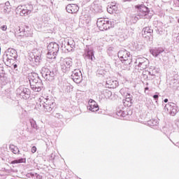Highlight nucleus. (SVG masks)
I'll return each mask as SVG.
<instances>
[{"label":"nucleus","mask_w":179,"mask_h":179,"mask_svg":"<svg viewBox=\"0 0 179 179\" xmlns=\"http://www.w3.org/2000/svg\"><path fill=\"white\" fill-rule=\"evenodd\" d=\"M108 12H110V9L108 8Z\"/></svg>","instance_id":"8fccbe9b"},{"label":"nucleus","mask_w":179,"mask_h":179,"mask_svg":"<svg viewBox=\"0 0 179 179\" xmlns=\"http://www.w3.org/2000/svg\"><path fill=\"white\" fill-rule=\"evenodd\" d=\"M110 9H111V8H109V12H110Z\"/></svg>","instance_id":"3c124183"},{"label":"nucleus","mask_w":179,"mask_h":179,"mask_svg":"<svg viewBox=\"0 0 179 179\" xmlns=\"http://www.w3.org/2000/svg\"><path fill=\"white\" fill-rule=\"evenodd\" d=\"M41 73L45 80H54L56 75H58V69H48L43 67Z\"/></svg>","instance_id":"7ed1b4c3"},{"label":"nucleus","mask_w":179,"mask_h":179,"mask_svg":"<svg viewBox=\"0 0 179 179\" xmlns=\"http://www.w3.org/2000/svg\"><path fill=\"white\" fill-rule=\"evenodd\" d=\"M146 61H149V60L145 57H138L136 61V64H138V65H139L141 64H143L146 62Z\"/></svg>","instance_id":"473e14b6"},{"label":"nucleus","mask_w":179,"mask_h":179,"mask_svg":"<svg viewBox=\"0 0 179 179\" xmlns=\"http://www.w3.org/2000/svg\"><path fill=\"white\" fill-rule=\"evenodd\" d=\"M164 103H169V99H165L164 100Z\"/></svg>","instance_id":"49530a36"},{"label":"nucleus","mask_w":179,"mask_h":179,"mask_svg":"<svg viewBox=\"0 0 179 179\" xmlns=\"http://www.w3.org/2000/svg\"><path fill=\"white\" fill-rule=\"evenodd\" d=\"M125 110L126 108L122 107V106L117 108L116 112L117 117H127V115H128V112Z\"/></svg>","instance_id":"aec40b11"},{"label":"nucleus","mask_w":179,"mask_h":179,"mask_svg":"<svg viewBox=\"0 0 179 179\" xmlns=\"http://www.w3.org/2000/svg\"><path fill=\"white\" fill-rule=\"evenodd\" d=\"M120 93L122 94V96H124V97L131 95V92H129V89L128 88H122L120 90Z\"/></svg>","instance_id":"cd10ccee"},{"label":"nucleus","mask_w":179,"mask_h":179,"mask_svg":"<svg viewBox=\"0 0 179 179\" xmlns=\"http://www.w3.org/2000/svg\"><path fill=\"white\" fill-rule=\"evenodd\" d=\"M106 86L110 89H115L118 86V81L113 79H108L106 80Z\"/></svg>","instance_id":"4be33fe9"},{"label":"nucleus","mask_w":179,"mask_h":179,"mask_svg":"<svg viewBox=\"0 0 179 179\" xmlns=\"http://www.w3.org/2000/svg\"><path fill=\"white\" fill-rule=\"evenodd\" d=\"M117 57L125 65H131L132 57H131V53L127 50H120L117 53Z\"/></svg>","instance_id":"39448f33"},{"label":"nucleus","mask_w":179,"mask_h":179,"mask_svg":"<svg viewBox=\"0 0 179 179\" xmlns=\"http://www.w3.org/2000/svg\"><path fill=\"white\" fill-rule=\"evenodd\" d=\"M10 149L14 155H19L20 153V150H19V148L16 145H10Z\"/></svg>","instance_id":"c756f323"},{"label":"nucleus","mask_w":179,"mask_h":179,"mask_svg":"<svg viewBox=\"0 0 179 179\" xmlns=\"http://www.w3.org/2000/svg\"><path fill=\"white\" fill-rule=\"evenodd\" d=\"M20 163H26V158H20L19 159H15L10 162V164H20Z\"/></svg>","instance_id":"2f4dec72"},{"label":"nucleus","mask_w":179,"mask_h":179,"mask_svg":"<svg viewBox=\"0 0 179 179\" xmlns=\"http://www.w3.org/2000/svg\"><path fill=\"white\" fill-rule=\"evenodd\" d=\"M41 87H43V82L39 81L36 84H34L31 85V89L34 90V92H41Z\"/></svg>","instance_id":"5701e85b"},{"label":"nucleus","mask_w":179,"mask_h":179,"mask_svg":"<svg viewBox=\"0 0 179 179\" xmlns=\"http://www.w3.org/2000/svg\"><path fill=\"white\" fill-rule=\"evenodd\" d=\"M31 125L32 128H37V124H36V122L34 120L31 121Z\"/></svg>","instance_id":"4c0bfd02"},{"label":"nucleus","mask_w":179,"mask_h":179,"mask_svg":"<svg viewBox=\"0 0 179 179\" xmlns=\"http://www.w3.org/2000/svg\"><path fill=\"white\" fill-rule=\"evenodd\" d=\"M36 152H37V148H36V146H33L31 148V152L32 153H36Z\"/></svg>","instance_id":"ea45409f"},{"label":"nucleus","mask_w":179,"mask_h":179,"mask_svg":"<svg viewBox=\"0 0 179 179\" xmlns=\"http://www.w3.org/2000/svg\"><path fill=\"white\" fill-rule=\"evenodd\" d=\"M55 117H57L58 118V117H59V114L57 113Z\"/></svg>","instance_id":"de8ad7c7"},{"label":"nucleus","mask_w":179,"mask_h":179,"mask_svg":"<svg viewBox=\"0 0 179 179\" xmlns=\"http://www.w3.org/2000/svg\"><path fill=\"white\" fill-rule=\"evenodd\" d=\"M153 33V29H150L149 27H146L145 28H143V36L144 37H149V36H152V34Z\"/></svg>","instance_id":"a878e982"},{"label":"nucleus","mask_w":179,"mask_h":179,"mask_svg":"<svg viewBox=\"0 0 179 179\" xmlns=\"http://www.w3.org/2000/svg\"><path fill=\"white\" fill-rule=\"evenodd\" d=\"M0 71H3V67H2V64H0Z\"/></svg>","instance_id":"a18cd8bd"},{"label":"nucleus","mask_w":179,"mask_h":179,"mask_svg":"<svg viewBox=\"0 0 179 179\" xmlns=\"http://www.w3.org/2000/svg\"><path fill=\"white\" fill-rule=\"evenodd\" d=\"M82 72L79 69H75L71 74V79L75 83H80L83 80Z\"/></svg>","instance_id":"9b49d317"},{"label":"nucleus","mask_w":179,"mask_h":179,"mask_svg":"<svg viewBox=\"0 0 179 179\" xmlns=\"http://www.w3.org/2000/svg\"><path fill=\"white\" fill-rule=\"evenodd\" d=\"M16 2H20V1H24V0H15Z\"/></svg>","instance_id":"09e8293b"},{"label":"nucleus","mask_w":179,"mask_h":179,"mask_svg":"<svg viewBox=\"0 0 179 179\" xmlns=\"http://www.w3.org/2000/svg\"><path fill=\"white\" fill-rule=\"evenodd\" d=\"M138 16L143 17L149 13V8L145 5H141L138 6Z\"/></svg>","instance_id":"dca6fc26"},{"label":"nucleus","mask_w":179,"mask_h":179,"mask_svg":"<svg viewBox=\"0 0 179 179\" xmlns=\"http://www.w3.org/2000/svg\"><path fill=\"white\" fill-rule=\"evenodd\" d=\"M28 79L30 83V86L41 82V79H40V77H38V74L36 73H31V74H29L28 76Z\"/></svg>","instance_id":"ddd939ff"},{"label":"nucleus","mask_w":179,"mask_h":179,"mask_svg":"<svg viewBox=\"0 0 179 179\" xmlns=\"http://www.w3.org/2000/svg\"><path fill=\"white\" fill-rule=\"evenodd\" d=\"M94 10L97 13H101L103 12V9L101 8V6L95 5L94 6Z\"/></svg>","instance_id":"72a5a7b5"},{"label":"nucleus","mask_w":179,"mask_h":179,"mask_svg":"<svg viewBox=\"0 0 179 179\" xmlns=\"http://www.w3.org/2000/svg\"><path fill=\"white\" fill-rule=\"evenodd\" d=\"M156 72V70H154V71L152 72H149V75H150L151 76H155V73Z\"/></svg>","instance_id":"a19ab883"},{"label":"nucleus","mask_w":179,"mask_h":179,"mask_svg":"<svg viewBox=\"0 0 179 179\" xmlns=\"http://www.w3.org/2000/svg\"><path fill=\"white\" fill-rule=\"evenodd\" d=\"M19 31L18 36H20V37H30L33 34L31 31L29 30V28H20Z\"/></svg>","instance_id":"2eb2a0df"},{"label":"nucleus","mask_w":179,"mask_h":179,"mask_svg":"<svg viewBox=\"0 0 179 179\" xmlns=\"http://www.w3.org/2000/svg\"><path fill=\"white\" fill-rule=\"evenodd\" d=\"M17 52L15 49L8 48L3 55V61L6 65H10L17 59Z\"/></svg>","instance_id":"f03ea898"},{"label":"nucleus","mask_w":179,"mask_h":179,"mask_svg":"<svg viewBox=\"0 0 179 179\" xmlns=\"http://www.w3.org/2000/svg\"><path fill=\"white\" fill-rule=\"evenodd\" d=\"M68 1H72V0H68Z\"/></svg>","instance_id":"603ef678"},{"label":"nucleus","mask_w":179,"mask_h":179,"mask_svg":"<svg viewBox=\"0 0 179 179\" xmlns=\"http://www.w3.org/2000/svg\"><path fill=\"white\" fill-rule=\"evenodd\" d=\"M31 59L33 62H35L36 65H38L40 64V61H41V55L40 54V52L37 50L36 53H33L31 55Z\"/></svg>","instance_id":"a211bd4d"},{"label":"nucleus","mask_w":179,"mask_h":179,"mask_svg":"<svg viewBox=\"0 0 179 179\" xmlns=\"http://www.w3.org/2000/svg\"><path fill=\"white\" fill-rule=\"evenodd\" d=\"M125 99L123 100V104L125 106V107H131L132 106V96L131 95H129L127 96H124Z\"/></svg>","instance_id":"b1692460"},{"label":"nucleus","mask_w":179,"mask_h":179,"mask_svg":"<svg viewBox=\"0 0 179 179\" xmlns=\"http://www.w3.org/2000/svg\"><path fill=\"white\" fill-rule=\"evenodd\" d=\"M33 10V5L26 4L24 6H18L17 7V11L20 12L21 16H27L31 13Z\"/></svg>","instance_id":"0eeeda50"},{"label":"nucleus","mask_w":179,"mask_h":179,"mask_svg":"<svg viewBox=\"0 0 179 179\" xmlns=\"http://www.w3.org/2000/svg\"><path fill=\"white\" fill-rule=\"evenodd\" d=\"M66 9L68 13H76L79 10V7L76 4H69Z\"/></svg>","instance_id":"f3484780"},{"label":"nucleus","mask_w":179,"mask_h":179,"mask_svg":"<svg viewBox=\"0 0 179 179\" xmlns=\"http://www.w3.org/2000/svg\"><path fill=\"white\" fill-rule=\"evenodd\" d=\"M87 108L90 110V111L96 113V111H99V105L94 100L90 99L88 102Z\"/></svg>","instance_id":"4468645a"},{"label":"nucleus","mask_w":179,"mask_h":179,"mask_svg":"<svg viewBox=\"0 0 179 179\" xmlns=\"http://www.w3.org/2000/svg\"><path fill=\"white\" fill-rule=\"evenodd\" d=\"M20 62L18 60H14L13 63L10 64H6L7 66H9V68H11L12 69H15V71H17V66H19Z\"/></svg>","instance_id":"bb28decb"},{"label":"nucleus","mask_w":179,"mask_h":179,"mask_svg":"<svg viewBox=\"0 0 179 179\" xmlns=\"http://www.w3.org/2000/svg\"><path fill=\"white\" fill-rule=\"evenodd\" d=\"M59 51V45L55 42H52L48 45L47 58L49 59H55Z\"/></svg>","instance_id":"20e7f679"},{"label":"nucleus","mask_w":179,"mask_h":179,"mask_svg":"<svg viewBox=\"0 0 179 179\" xmlns=\"http://www.w3.org/2000/svg\"><path fill=\"white\" fill-rule=\"evenodd\" d=\"M36 104L40 106V107L43 106L44 111L51 113V111H52L55 107V100H54V98L52 97H42L38 99V102H36Z\"/></svg>","instance_id":"f257e3e1"},{"label":"nucleus","mask_w":179,"mask_h":179,"mask_svg":"<svg viewBox=\"0 0 179 179\" xmlns=\"http://www.w3.org/2000/svg\"><path fill=\"white\" fill-rule=\"evenodd\" d=\"M178 1L179 2V0H178Z\"/></svg>","instance_id":"5fc2aeb1"},{"label":"nucleus","mask_w":179,"mask_h":179,"mask_svg":"<svg viewBox=\"0 0 179 179\" xmlns=\"http://www.w3.org/2000/svg\"><path fill=\"white\" fill-rule=\"evenodd\" d=\"M103 1H107V0H103Z\"/></svg>","instance_id":"864d4df0"},{"label":"nucleus","mask_w":179,"mask_h":179,"mask_svg":"<svg viewBox=\"0 0 179 179\" xmlns=\"http://www.w3.org/2000/svg\"><path fill=\"white\" fill-rule=\"evenodd\" d=\"M107 71H106L105 70L102 69H99L97 70V75H101V76H106V75H107Z\"/></svg>","instance_id":"f704fd0d"},{"label":"nucleus","mask_w":179,"mask_h":179,"mask_svg":"<svg viewBox=\"0 0 179 179\" xmlns=\"http://www.w3.org/2000/svg\"><path fill=\"white\" fill-rule=\"evenodd\" d=\"M176 125L179 128V120L176 122Z\"/></svg>","instance_id":"37998d69"},{"label":"nucleus","mask_w":179,"mask_h":179,"mask_svg":"<svg viewBox=\"0 0 179 179\" xmlns=\"http://www.w3.org/2000/svg\"><path fill=\"white\" fill-rule=\"evenodd\" d=\"M149 66V61H146L144 63H141L140 64H138L137 67L138 69H140V71H143V69H146Z\"/></svg>","instance_id":"c85d7f7f"},{"label":"nucleus","mask_w":179,"mask_h":179,"mask_svg":"<svg viewBox=\"0 0 179 179\" xmlns=\"http://www.w3.org/2000/svg\"><path fill=\"white\" fill-rule=\"evenodd\" d=\"M0 29L3 31H6V30L8 29V26L6 25H3L0 27Z\"/></svg>","instance_id":"58836bf2"},{"label":"nucleus","mask_w":179,"mask_h":179,"mask_svg":"<svg viewBox=\"0 0 179 179\" xmlns=\"http://www.w3.org/2000/svg\"><path fill=\"white\" fill-rule=\"evenodd\" d=\"M72 66V60L69 58H65L60 62V68L64 73L68 72Z\"/></svg>","instance_id":"9d476101"},{"label":"nucleus","mask_w":179,"mask_h":179,"mask_svg":"<svg viewBox=\"0 0 179 179\" xmlns=\"http://www.w3.org/2000/svg\"><path fill=\"white\" fill-rule=\"evenodd\" d=\"M162 52H164L163 48H155L150 50V53L155 57H159Z\"/></svg>","instance_id":"6ab92c4d"},{"label":"nucleus","mask_w":179,"mask_h":179,"mask_svg":"<svg viewBox=\"0 0 179 179\" xmlns=\"http://www.w3.org/2000/svg\"><path fill=\"white\" fill-rule=\"evenodd\" d=\"M16 93L17 96L21 97V99L27 100V99H30L31 92L30 91V89L26 87L25 86H20L16 90Z\"/></svg>","instance_id":"423d86ee"},{"label":"nucleus","mask_w":179,"mask_h":179,"mask_svg":"<svg viewBox=\"0 0 179 179\" xmlns=\"http://www.w3.org/2000/svg\"><path fill=\"white\" fill-rule=\"evenodd\" d=\"M66 45H69L71 48H73L75 47V41L72 38L65 39L62 43V47L66 48Z\"/></svg>","instance_id":"412c9836"},{"label":"nucleus","mask_w":179,"mask_h":179,"mask_svg":"<svg viewBox=\"0 0 179 179\" xmlns=\"http://www.w3.org/2000/svg\"><path fill=\"white\" fill-rule=\"evenodd\" d=\"M159 124V121L157 120L152 119L150 120H148L147 122V125H149V127H155Z\"/></svg>","instance_id":"7c9ffc66"},{"label":"nucleus","mask_w":179,"mask_h":179,"mask_svg":"<svg viewBox=\"0 0 179 179\" xmlns=\"http://www.w3.org/2000/svg\"><path fill=\"white\" fill-rule=\"evenodd\" d=\"M3 12L5 15H9L12 12V7H10V3L8 1L6 2Z\"/></svg>","instance_id":"393cba45"},{"label":"nucleus","mask_w":179,"mask_h":179,"mask_svg":"<svg viewBox=\"0 0 179 179\" xmlns=\"http://www.w3.org/2000/svg\"><path fill=\"white\" fill-rule=\"evenodd\" d=\"M153 99H154L155 100H157V99H159V95H157V94L154 95V96H153Z\"/></svg>","instance_id":"79ce46f5"},{"label":"nucleus","mask_w":179,"mask_h":179,"mask_svg":"<svg viewBox=\"0 0 179 179\" xmlns=\"http://www.w3.org/2000/svg\"><path fill=\"white\" fill-rule=\"evenodd\" d=\"M113 95V92H111V91L110 90H106L105 92V97L106 99H110V97H111V96Z\"/></svg>","instance_id":"c9c22d12"},{"label":"nucleus","mask_w":179,"mask_h":179,"mask_svg":"<svg viewBox=\"0 0 179 179\" xmlns=\"http://www.w3.org/2000/svg\"><path fill=\"white\" fill-rule=\"evenodd\" d=\"M162 106H164L165 111H166L168 114H170V115H172V117H174V115L178 113V108L174 103L170 102L165 105L162 104Z\"/></svg>","instance_id":"1a4fd4ad"},{"label":"nucleus","mask_w":179,"mask_h":179,"mask_svg":"<svg viewBox=\"0 0 179 179\" xmlns=\"http://www.w3.org/2000/svg\"><path fill=\"white\" fill-rule=\"evenodd\" d=\"M31 176L32 177H36V178H38V179H41V178H43V177H42L41 175H38V174H37V173H31Z\"/></svg>","instance_id":"e433bc0d"},{"label":"nucleus","mask_w":179,"mask_h":179,"mask_svg":"<svg viewBox=\"0 0 179 179\" xmlns=\"http://www.w3.org/2000/svg\"><path fill=\"white\" fill-rule=\"evenodd\" d=\"M84 57L87 58V59H90L91 61H94L96 59L94 57V51H93V48L89 45H87L85 49Z\"/></svg>","instance_id":"f8f14e48"},{"label":"nucleus","mask_w":179,"mask_h":179,"mask_svg":"<svg viewBox=\"0 0 179 179\" xmlns=\"http://www.w3.org/2000/svg\"><path fill=\"white\" fill-rule=\"evenodd\" d=\"M96 25L99 30L104 31V30H108V29L111 27V22L105 18H99L96 22Z\"/></svg>","instance_id":"6e6552de"},{"label":"nucleus","mask_w":179,"mask_h":179,"mask_svg":"<svg viewBox=\"0 0 179 179\" xmlns=\"http://www.w3.org/2000/svg\"><path fill=\"white\" fill-rule=\"evenodd\" d=\"M133 0H124V2H131ZM134 1H136V0H134Z\"/></svg>","instance_id":"c03bdc74"}]
</instances>
